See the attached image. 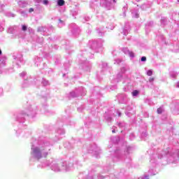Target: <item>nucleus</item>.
<instances>
[{"label": "nucleus", "mask_w": 179, "mask_h": 179, "mask_svg": "<svg viewBox=\"0 0 179 179\" xmlns=\"http://www.w3.org/2000/svg\"><path fill=\"white\" fill-rule=\"evenodd\" d=\"M50 152V147L45 145H39L38 147L33 146L31 148V155L32 159L40 160L43 157H47Z\"/></svg>", "instance_id": "obj_1"}, {"label": "nucleus", "mask_w": 179, "mask_h": 179, "mask_svg": "<svg viewBox=\"0 0 179 179\" xmlns=\"http://www.w3.org/2000/svg\"><path fill=\"white\" fill-rule=\"evenodd\" d=\"M69 167H71V164H66V162H63L62 164H61L60 165L58 164H55L54 163L52 166L51 169L52 170H53V171H69V170H71V169H69Z\"/></svg>", "instance_id": "obj_2"}, {"label": "nucleus", "mask_w": 179, "mask_h": 179, "mask_svg": "<svg viewBox=\"0 0 179 179\" xmlns=\"http://www.w3.org/2000/svg\"><path fill=\"white\" fill-rule=\"evenodd\" d=\"M123 51L124 54L129 55V57H131V58H134V52L129 51L127 48L124 49Z\"/></svg>", "instance_id": "obj_3"}, {"label": "nucleus", "mask_w": 179, "mask_h": 179, "mask_svg": "<svg viewBox=\"0 0 179 179\" xmlns=\"http://www.w3.org/2000/svg\"><path fill=\"white\" fill-rule=\"evenodd\" d=\"M18 5L20 8H24L25 6H27V3L25 1H19Z\"/></svg>", "instance_id": "obj_4"}, {"label": "nucleus", "mask_w": 179, "mask_h": 179, "mask_svg": "<svg viewBox=\"0 0 179 179\" xmlns=\"http://www.w3.org/2000/svg\"><path fill=\"white\" fill-rule=\"evenodd\" d=\"M57 5L58 6H64V5H65V1L64 0H58Z\"/></svg>", "instance_id": "obj_5"}, {"label": "nucleus", "mask_w": 179, "mask_h": 179, "mask_svg": "<svg viewBox=\"0 0 179 179\" xmlns=\"http://www.w3.org/2000/svg\"><path fill=\"white\" fill-rule=\"evenodd\" d=\"M147 75H148V76H152V75H153V71H152V70H148V71H147Z\"/></svg>", "instance_id": "obj_6"}, {"label": "nucleus", "mask_w": 179, "mask_h": 179, "mask_svg": "<svg viewBox=\"0 0 179 179\" xmlns=\"http://www.w3.org/2000/svg\"><path fill=\"white\" fill-rule=\"evenodd\" d=\"M164 110H163V108H159L157 110V113L158 114H162V113H163Z\"/></svg>", "instance_id": "obj_7"}, {"label": "nucleus", "mask_w": 179, "mask_h": 179, "mask_svg": "<svg viewBox=\"0 0 179 179\" xmlns=\"http://www.w3.org/2000/svg\"><path fill=\"white\" fill-rule=\"evenodd\" d=\"M137 94H139V92H138V90H135L132 92L133 96H136Z\"/></svg>", "instance_id": "obj_8"}, {"label": "nucleus", "mask_w": 179, "mask_h": 179, "mask_svg": "<svg viewBox=\"0 0 179 179\" xmlns=\"http://www.w3.org/2000/svg\"><path fill=\"white\" fill-rule=\"evenodd\" d=\"M176 76H177L176 73H174V72L171 73V78H176Z\"/></svg>", "instance_id": "obj_9"}, {"label": "nucleus", "mask_w": 179, "mask_h": 179, "mask_svg": "<svg viewBox=\"0 0 179 179\" xmlns=\"http://www.w3.org/2000/svg\"><path fill=\"white\" fill-rule=\"evenodd\" d=\"M138 179H149V176L145 175V176H143V177H141V178H138Z\"/></svg>", "instance_id": "obj_10"}, {"label": "nucleus", "mask_w": 179, "mask_h": 179, "mask_svg": "<svg viewBox=\"0 0 179 179\" xmlns=\"http://www.w3.org/2000/svg\"><path fill=\"white\" fill-rule=\"evenodd\" d=\"M43 5H48V0H43Z\"/></svg>", "instance_id": "obj_11"}, {"label": "nucleus", "mask_w": 179, "mask_h": 179, "mask_svg": "<svg viewBox=\"0 0 179 179\" xmlns=\"http://www.w3.org/2000/svg\"><path fill=\"white\" fill-rule=\"evenodd\" d=\"M22 30L25 31V30H27V27L26 25H22Z\"/></svg>", "instance_id": "obj_12"}, {"label": "nucleus", "mask_w": 179, "mask_h": 179, "mask_svg": "<svg viewBox=\"0 0 179 179\" xmlns=\"http://www.w3.org/2000/svg\"><path fill=\"white\" fill-rule=\"evenodd\" d=\"M141 61H142V62H145V61H146V57H142Z\"/></svg>", "instance_id": "obj_13"}, {"label": "nucleus", "mask_w": 179, "mask_h": 179, "mask_svg": "<svg viewBox=\"0 0 179 179\" xmlns=\"http://www.w3.org/2000/svg\"><path fill=\"white\" fill-rule=\"evenodd\" d=\"M43 85H45V86H47V85H50V83H48V81H43Z\"/></svg>", "instance_id": "obj_14"}, {"label": "nucleus", "mask_w": 179, "mask_h": 179, "mask_svg": "<svg viewBox=\"0 0 179 179\" xmlns=\"http://www.w3.org/2000/svg\"><path fill=\"white\" fill-rule=\"evenodd\" d=\"M133 17H139V15L133 13Z\"/></svg>", "instance_id": "obj_15"}, {"label": "nucleus", "mask_w": 179, "mask_h": 179, "mask_svg": "<svg viewBox=\"0 0 179 179\" xmlns=\"http://www.w3.org/2000/svg\"><path fill=\"white\" fill-rule=\"evenodd\" d=\"M155 81V78H150L149 79V82H154Z\"/></svg>", "instance_id": "obj_16"}, {"label": "nucleus", "mask_w": 179, "mask_h": 179, "mask_svg": "<svg viewBox=\"0 0 179 179\" xmlns=\"http://www.w3.org/2000/svg\"><path fill=\"white\" fill-rule=\"evenodd\" d=\"M31 12H34V9L32 8L29 9V13H31Z\"/></svg>", "instance_id": "obj_17"}, {"label": "nucleus", "mask_w": 179, "mask_h": 179, "mask_svg": "<svg viewBox=\"0 0 179 179\" xmlns=\"http://www.w3.org/2000/svg\"><path fill=\"white\" fill-rule=\"evenodd\" d=\"M59 27H61V24H62V20H59Z\"/></svg>", "instance_id": "obj_18"}, {"label": "nucleus", "mask_w": 179, "mask_h": 179, "mask_svg": "<svg viewBox=\"0 0 179 179\" xmlns=\"http://www.w3.org/2000/svg\"><path fill=\"white\" fill-rule=\"evenodd\" d=\"M26 75V73L25 72H23L20 74V76H24Z\"/></svg>", "instance_id": "obj_19"}, {"label": "nucleus", "mask_w": 179, "mask_h": 179, "mask_svg": "<svg viewBox=\"0 0 179 179\" xmlns=\"http://www.w3.org/2000/svg\"><path fill=\"white\" fill-rule=\"evenodd\" d=\"M71 96H72V97H76V95H73V92H71Z\"/></svg>", "instance_id": "obj_20"}, {"label": "nucleus", "mask_w": 179, "mask_h": 179, "mask_svg": "<svg viewBox=\"0 0 179 179\" xmlns=\"http://www.w3.org/2000/svg\"><path fill=\"white\" fill-rule=\"evenodd\" d=\"M176 87H178L179 88V81L176 83Z\"/></svg>", "instance_id": "obj_21"}, {"label": "nucleus", "mask_w": 179, "mask_h": 179, "mask_svg": "<svg viewBox=\"0 0 179 179\" xmlns=\"http://www.w3.org/2000/svg\"><path fill=\"white\" fill-rule=\"evenodd\" d=\"M178 160H179V151H178Z\"/></svg>", "instance_id": "obj_22"}, {"label": "nucleus", "mask_w": 179, "mask_h": 179, "mask_svg": "<svg viewBox=\"0 0 179 179\" xmlns=\"http://www.w3.org/2000/svg\"><path fill=\"white\" fill-rule=\"evenodd\" d=\"M112 132L114 134L115 133V130H113Z\"/></svg>", "instance_id": "obj_23"}, {"label": "nucleus", "mask_w": 179, "mask_h": 179, "mask_svg": "<svg viewBox=\"0 0 179 179\" xmlns=\"http://www.w3.org/2000/svg\"><path fill=\"white\" fill-rule=\"evenodd\" d=\"M113 2H117V1L116 0H113Z\"/></svg>", "instance_id": "obj_24"}, {"label": "nucleus", "mask_w": 179, "mask_h": 179, "mask_svg": "<svg viewBox=\"0 0 179 179\" xmlns=\"http://www.w3.org/2000/svg\"><path fill=\"white\" fill-rule=\"evenodd\" d=\"M2 54V51L0 50V55Z\"/></svg>", "instance_id": "obj_25"}, {"label": "nucleus", "mask_w": 179, "mask_h": 179, "mask_svg": "<svg viewBox=\"0 0 179 179\" xmlns=\"http://www.w3.org/2000/svg\"><path fill=\"white\" fill-rule=\"evenodd\" d=\"M170 159H173V156H171V157H170Z\"/></svg>", "instance_id": "obj_26"}, {"label": "nucleus", "mask_w": 179, "mask_h": 179, "mask_svg": "<svg viewBox=\"0 0 179 179\" xmlns=\"http://www.w3.org/2000/svg\"><path fill=\"white\" fill-rule=\"evenodd\" d=\"M178 1L179 2V0H178Z\"/></svg>", "instance_id": "obj_27"}]
</instances>
